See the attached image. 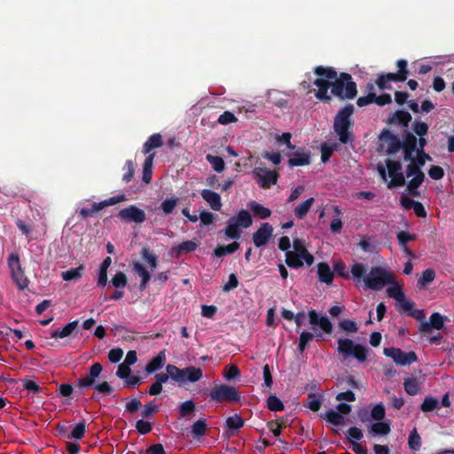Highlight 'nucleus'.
<instances>
[{"label": "nucleus", "mask_w": 454, "mask_h": 454, "mask_svg": "<svg viewBox=\"0 0 454 454\" xmlns=\"http://www.w3.org/2000/svg\"><path fill=\"white\" fill-rule=\"evenodd\" d=\"M412 130L419 139L411 132L405 134L403 142L399 141V149H403L404 160H410L406 168V178L408 179L409 192L413 195H419V187L423 183L425 175L421 171V167L429 160V156L424 153L426 139L424 136L427 134L428 125L421 121H415L412 124Z\"/></svg>", "instance_id": "nucleus-1"}, {"label": "nucleus", "mask_w": 454, "mask_h": 454, "mask_svg": "<svg viewBox=\"0 0 454 454\" xmlns=\"http://www.w3.org/2000/svg\"><path fill=\"white\" fill-rule=\"evenodd\" d=\"M351 274L357 283L363 282L365 288L380 291L387 285L391 284L387 292L389 297L395 300L397 307V282L387 270L375 266L367 273L366 267L361 262H355L351 266Z\"/></svg>", "instance_id": "nucleus-2"}, {"label": "nucleus", "mask_w": 454, "mask_h": 454, "mask_svg": "<svg viewBox=\"0 0 454 454\" xmlns=\"http://www.w3.org/2000/svg\"><path fill=\"white\" fill-rule=\"evenodd\" d=\"M355 111L352 104H347L340 109L333 120V130L338 135L341 144H348L353 141V135L350 131L353 121L351 116Z\"/></svg>", "instance_id": "nucleus-3"}, {"label": "nucleus", "mask_w": 454, "mask_h": 454, "mask_svg": "<svg viewBox=\"0 0 454 454\" xmlns=\"http://www.w3.org/2000/svg\"><path fill=\"white\" fill-rule=\"evenodd\" d=\"M331 94L340 101L354 99L357 95V88L351 74L340 73L332 82Z\"/></svg>", "instance_id": "nucleus-4"}, {"label": "nucleus", "mask_w": 454, "mask_h": 454, "mask_svg": "<svg viewBox=\"0 0 454 454\" xmlns=\"http://www.w3.org/2000/svg\"><path fill=\"white\" fill-rule=\"evenodd\" d=\"M337 351L342 356L341 361L353 356L358 362H365L368 356V348L361 344L355 343L351 339L340 338L337 341Z\"/></svg>", "instance_id": "nucleus-5"}, {"label": "nucleus", "mask_w": 454, "mask_h": 454, "mask_svg": "<svg viewBox=\"0 0 454 454\" xmlns=\"http://www.w3.org/2000/svg\"><path fill=\"white\" fill-rule=\"evenodd\" d=\"M170 372H172L171 380L179 386H183L188 382L195 383L203 377L202 370L192 365L184 369L174 365V368H170Z\"/></svg>", "instance_id": "nucleus-6"}, {"label": "nucleus", "mask_w": 454, "mask_h": 454, "mask_svg": "<svg viewBox=\"0 0 454 454\" xmlns=\"http://www.w3.org/2000/svg\"><path fill=\"white\" fill-rule=\"evenodd\" d=\"M7 264L11 271L13 282L20 290H25L29 284L28 278L25 276L24 270L20 264V255L12 253L7 259Z\"/></svg>", "instance_id": "nucleus-7"}, {"label": "nucleus", "mask_w": 454, "mask_h": 454, "mask_svg": "<svg viewBox=\"0 0 454 454\" xmlns=\"http://www.w3.org/2000/svg\"><path fill=\"white\" fill-rule=\"evenodd\" d=\"M405 183H407V184H409L408 179L406 178V171L404 172V175L399 173V187L403 185ZM407 193L408 194H403L401 197L400 203L402 207L406 210H412L418 217L426 218L427 214L424 206L420 202L409 198L408 195H411V193L409 192L408 188ZM419 194L420 192H419ZM411 196L414 195L411 194Z\"/></svg>", "instance_id": "nucleus-8"}, {"label": "nucleus", "mask_w": 454, "mask_h": 454, "mask_svg": "<svg viewBox=\"0 0 454 454\" xmlns=\"http://www.w3.org/2000/svg\"><path fill=\"white\" fill-rule=\"evenodd\" d=\"M405 183H407V184H409L408 179L406 178V171L404 172V175L399 173V187L403 185ZM407 193L408 194H403L401 197L400 203L402 207L406 210H412L418 217L426 218L427 214L424 206L420 202L409 198L408 195H411V193L409 192L408 188ZM419 194L420 192H419ZM411 196L414 195L411 194Z\"/></svg>", "instance_id": "nucleus-9"}, {"label": "nucleus", "mask_w": 454, "mask_h": 454, "mask_svg": "<svg viewBox=\"0 0 454 454\" xmlns=\"http://www.w3.org/2000/svg\"><path fill=\"white\" fill-rule=\"evenodd\" d=\"M405 183H407V184H409L408 179L406 178V171L404 172V175L399 173V187L403 185ZM407 193L408 194H403L401 197L400 203L402 207L406 210H412L418 217L426 218L427 214L424 206L420 202L409 198L408 195H411V193L409 192L408 188ZM419 194L420 192H419ZM411 196L414 195L411 194Z\"/></svg>", "instance_id": "nucleus-10"}, {"label": "nucleus", "mask_w": 454, "mask_h": 454, "mask_svg": "<svg viewBox=\"0 0 454 454\" xmlns=\"http://www.w3.org/2000/svg\"><path fill=\"white\" fill-rule=\"evenodd\" d=\"M210 399L215 402H239L240 395L236 387L226 384L216 385L211 388L209 393Z\"/></svg>", "instance_id": "nucleus-11"}, {"label": "nucleus", "mask_w": 454, "mask_h": 454, "mask_svg": "<svg viewBox=\"0 0 454 454\" xmlns=\"http://www.w3.org/2000/svg\"><path fill=\"white\" fill-rule=\"evenodd\" d=\"M377 169L388 188L397 187V160L387 159L384 163H378Z\"/></svg>", "instance_id": "nucleus-12"}, {"label": "nucleus", "mask_w": 454, "mask_h": 454, "mask_svg": "<svg viewBox=\"0 0 454 454\" xmlns=\"http://www.w3.org/2000/svg\"><path fill=\"white\" fill-rule=\"evenodd\" d=\"M377 152L387 155L397 153V136L387 129H383L378 137Z\"/></svg>", "instance_id": "nucleus-13"}, {"label": "nucleus", "mask_w": 454, "mask_h": 454, "mask_svg": "<svg viewBox=\"0 0 454 454\" xmlns=\"http://www.w3.org/2000/svg\"><path fill=\"white\" fill-rule=\"evenodd\" d=\"M257 184L262 189H269L278 183L279 174L277 170H269L266 168L257 167L252 171Z\"/></svg>", "instance_id": "nucleus-14"}, {"label": "nucleus", "mask_w": 454, "mask_h": 454, "mask_svg": "<svg viewBox=\"0 0 454 454\" xmlns=\"http://www.w3.org/2000/svg\"><path fill=\"white\" fill-rule=\"evenodd\" d=\"M309 324L312 325V329L316 330L315 326L317 325L322 330V333H317L316 337L322 339L323 333L325 334H332L333 326L327 316H321L317 314L315 309H310L308 312Z\"/></svg>", "instance_id": "nucleus-15"}, {"label": "nucleus", "mask_w": 454, "mask_h": 454, "mask_svg": "<svg viewBox=\"0 0 454 454\" xmlns=\"http://www.w3.org/2000/svg\"><path fill=\"white\" fill-rule=\"evenodd\" d=\"M293 153H286L289 158L288 166L293 168L294 167L308 166L311 163V152L305 147H298Z\"/></svg>", "instance_id": "nucleus-16"}, {"label": "nucleus", "mask_w": 454, "mask_h": 454, "mask_svg": "<svg viewBox=\"0 0 454 454\" xmlns=\"http://www.w3.org/2000/svg\"><path fill=\"white\" fill-rule=\"evenodd\" d=\"M118 217L127 223H142L146 219L145 211L137 207L136 205H130L120 210Z\"/></svg>", "instance_id": "nucleus-17"}, {"label": "nucleus", "mask_w": 454, "mask_h": 454, "mask_svg": "<svg viewBox=\"0 0 454 454\" xmlns=\"http://www.w3.org/2000/svg\"><path fill=\"white\" fill-rule=\"evenodd\" d=\"M102 371L103 366L100 363L92 364L89 368V372L84 377L78 379L76 386L81 388H92Z\"/></svg>", "instance_id": "nucleus-18"}, {"label": "nucleus", "mask_w": 454, "mask_h": 454, "mask_svg": "<svg viewBox=\"0 0 454 454\" xmlns=\"http://www.w3.org/2000/svg\"><path fill=\"white\" fill-rule=\"evenodd\" d=\"M399 310H402L407 316L414 317L417 320L425 318V313L422 309L415 308V303L405 298L403 293L399 288Z\"/></svg>", "instance_id": "nucleus-19"}, {"label": "nucleus", "mask_w": 454, "mask_h": 454, "mask_svg": "<svg viewBox=\"0 0 454 454\" xmlns=\"http://www.w3.org/2000/svg\"><path fill=\"white\" fill-rule=\"evenodd\" d=\"M273 228L269 223H263L253 234V242L256 247L265 246L272 236Z\"/></svg>", "instance_id": "nucleus-20"}, {"label": "nucleus", "mask_w": 454, "mask_h": 454, "mask_svg": "<svg viewBox=\"0 0 454 454\" xmlns=\"http://www.w3.org/2000/svg\"><path fill=\"white\" fill-rule=\"evenodd\" d=\"M199 246V243L195 240H187L176 247H173L170 250V255L173 258H180L184 254H188L195 251Z\"/></svg>", "instance_id": "nucleus-21"}, {"label": "nucleus", "mask_w": 454, "mask_h": 454, "mask_svg": "<svg viewBox=\"0 0 454 454\" xmlns=\"http://www.w3.org/2000/svg\"><path fill=\"white\" fill-rule=\"evenodd\" d=\"M445 317L435 312L430 316L429 322H421L420 332H428L431 328L440 330L443 327Z\"/></svg>", "instance_id": "nucleus-22"}, {"label": "nucleus", "mask_w": 454, "mask_h": 454, "mask_svg": "<svg viewBox=\"0 0 454 454\" xmlns=\"http://www.w3.org/2000/svg\"><path fill=\"white\" fill-rule=\"evenodd\" d=\"M201 197L206 200L210 207L215 211H219L222 207L221 196L211 190L204 189L201 191Z\"/></svg>", "instance_id": "nucleus-23"}, {"label": "nucleus", "mask_w": 454, "mask_h": 454, "mask_svg": "<svg viewBox=\"0 0 454 454\" xmlns=\"http://www.w3.org/2000/svg\"><path fill=\"white\" fill-rule=\"evenodd\" d=\"M293 247L295 253L300 254L307 265L310 266L314 262V256L305 247V242L301 239H294Z\"/></svg>", "instance_id": "nucleus-24"}, {"label": "nucleus", "mask_w": 454, "mask_h": 454, "mask_svg": "<svg viewBox=\"0 0 454 454\" xmlns=\"http://www.w3.org/2000/svg\"><path fill=\"white\" fill-rule=\"evenodd\" d=\"M163 145V139L162 136L159 133H155L148 137V139L145 141V143L143 145V153L144 154H153V153H151L153 150L156 148H160Z\"/></svg>", "instance_id": "nucleus-25"}, {"label": "nucleus", "mask_w": 454, "mask_h": 454, "mask_svg": "<svg viewBox=\"0 0 454 454\" xmlns=\"http://www.w3.org/2000/svg\"><path fill=\"white\" fill-rule=\"evenodd\" d=\"M79 325L78 320L72 321L67 324L62 329H56L51 333V337L53 339H63L72 335L77 329Z\"/></svg>", "instance_id": "nucleus-26"}, {"label": "nucleus", "mask_w": 454, "mask_h": 454, "mask_svg": "<svg viewBox=\"0 0 454 454\" xmlns=\"http://www.w3.org/2000/svg\"><path fill=\"white\" fill-rule=\"evenodd\" d=\"M166 361L165 350H162L158 353L156 356L152 358L145 366V372L147 373H153L160 369H161Z\"/></svg>", "instance_id": "nucleus-27"}, {"label": "nucleus", "mask_w": 454, "mask_h": 454, "mask_svg": "<svg viewBox=\"0 0 454 454\" xmlns=\"http://www.w3.org/2000/svg\"><path fill=\"white\" fill-rule=\"evenodd\" d=\"M317 274L320 282L331 285L333 279V271L326 262L317 264Z\"/></svg>", "instance_id": "nucleus-28"}, {"label": "nucleus", "mask_w": 454, "mask_h": 454, "mask_svg": "<svg viewBox=\"0 0 454 454\" xmlns=\"http://www.w3.org/2000/svg\"><path fill=\"white\" fill-rule=\"evenodd\" d=\"M155 153L149 154L145 158L143 164V175L142 180L145 184H150L153 176V162L154 159Z\"/></svg>", "instance_id": "nucleus-29"}, {"label": "nucleus", "mask_w": 454, "mask_h": 454, "mask_svg": "<svg viewBox=\"0 0 454 454\" xmlns=\"http://www.w3.org/2000/svg\"><path fill=\"white\" fill-rule=\"evenodd\" d=\"M234 222L239 226V228H248L252 225L253 220L250 214L245 210L241 209L239 211L236 216L231 217Z\"/></svg>", "instance_id": "nucleus-30"}, {"label": "nucleus", "mask_w": 454, "mask_h": 454, "mask_svg": "<svg viewBox=\"0 0 454 454\" xmlns=\"http://www.w3.org/2000/svg\"><path fill=\"white\" fill-rule=\"evenodd\" d=\"M422 382L414 377H409L404 380V390L410 395H415L419 392Z\"/></svg>", "instance_id": "nucleus-31"}, {"label": "nucleus", "mask_w": 454, "mask_h": 454, "mask_svg": "<svg viewBox=\"0 0 454 454\" xmlns=\"http://www.w3.org/2000/svg\"><path fill=\"white\" fill-rule=\"evenodd\" d=\"M303 257L295 252L287 251L286 253V263L293 269H299L303 266Z\"/></svg>", "instance_id": "nucleus-32"}, {"label": "nucleus", "mask_w": 454, "mask_h": 454, "mask_svg": "<svg viewBox=\"0 0 454 454\" xmlns=\"http://www.w3.org/2000/svg\"><path fill=\"white\" fill-rule=\"evenodd\" d=\"M391 82H397V73H388L387 74H380L376 81V84L378 85L380 90H384L390 88Z\"/></svg>", "instance_id": "nucleus-33"}, {"label": "nucleus", "mask_w": 454, "mask_h": 454, "mask_svg": "<svg viewBox=\"0 0 454 454\" xmlns=\"http://www.w3.org/2000/svg\"><path fill=\"white\" fill-rule=\"evenodd\" d=\"M239 248V243L237 241H234L227 246L218 245L215 250L214 254L216 257H222L226 254H231L235 253Z\"/></svg>", "instance_id": "nucleus-34"}, {"label": "nucleus", "mask_w": 454, "mask_h": 454, "mask_svg": "<svg viewBox=\"0 0 454 454\" xmlns=\"http://www.w3.org/2000/svg\"><path fill=\"white\" fill-rule=\"evenodd\" d=\"M249 208L254 213V215L260 219H267L271 215L270 208L257 203L256 201H252L249 204Z\"/></svg>", "instance_id": "nucleus-35"}, {"label": "nucleus", "mask_w": 454, "mask_h": 454, "mask_svg": "<svg viewBox=\"0 0 454 454\" xmlns=\"http://www.w3.org/2000/svg\"><path fill=\"white\" fill-rule=\"evenodd\" d=\"M314 201V198L311 197L299 204L294 210L295 216L298 219H303L307 215Z\"/></svg>", "instance_id": "nucleus-36"}, {"label": "nucleus", "mask_w": 454, "mask_h": 454, "mask_svg": "<svg viewBox=\"0 0 454 454\" xmlns=\"http://www.w3.org/2000/svg\"><path fill=\"white\" fill-rule=\"evenodd\" d=\"M85 270L84 265L81 264L77 268H73L68 270L63 271L61 277L66 281L78 280L82 278Z\"/></svg>", "instance_id": "nucleus-37"}, {"label": "nucleus", "mask_w": 454, "mask_h": 454, "mask_svg": "<svg viewBox=\"0 0 454 454\" xmlns=\"http://www.w3.org/2000/svg\"><path fill=\"white\" fill-rule=\"evenodd\" d=\"M224 233L227 238L232 239H239L241 237L239 226L231 218L228 220Z\"/></svg>", "instance_id": "nucleus-38"}, {"label": "nucleus", "mask_w": 454, "mask_h": 454, "mask_svg": "<svg viewBox=\"0 0 454 454\" xmlns=\"http://www.w3.org/2000/svg\"><path fill=\"white\" fill-rule=\"evenodd\" d=\"M315 74L320 78H325L327 80H334L338 75L337 72L333 67L318 66L314 69Z\"/></svg>", "instance_id": "nucleus-39"}, {"label": "nucleus", "mask_w": 454, "mask_h": 454, "mask_svg": "<svg viewBox=\"0 0 454 454\" xmlns=\"http://www.w3.org/2000/svg\"><path fill=\"white\" fill-rule=\"evenodd\" d=\"M134 270L141 277L142 281L140 283V290H145L149 280L151 279V274L148 270L139 262L134 264Z\"/></svg>", "instance_id": "nucleus-40"}, {"label": "nucleus", "mask_w": 454, "mask_h": 454, "mask_svg": "<svg viewBox=\"0 0 454 454\" xmlns=\"http://www.w3.org/2000/svg\"><path fill=\"white\" fill-rule=\"evenodd\" d=\"M338 327L347 334H353L358 332L357 323L350 319H343L338 323Z\"/></svg>", "instance_id": "nucleus-41"}, {"label": "nucleus", "mask_w": 454, "mask_h": 454, "mask_svg": "<svg viewBox=\"0 0 454 454\" xmlns=\"http://www.w3.org/2000/svg\"><path fill=\"white\" fill-rule=\"evenodd\" d=\"M435 278V272L432 269H427L424 270L418 280V286L419 288H425L431 284Z\"/></svg>", "instance_id": "nucleus-42"}, {"label": "nucleus", "mask_w": 454, "mask_h": 454, "mask_svg": "<svg viewBox=\"0 0 454 454\" xmlns=\"http://www.w3.org/2000/svg\"><path fill=\"white\" fill-rule=\"evenodd\" d=\"M86 422L82 421L75 425L70 434H67V439L82 440L86 432Z\"/></svg>", "instance_id": "nucleus-43"}, {"label": "nucleus", "mask_w": 454, "mask_h": 454, "mask_svg": "<svg viewBox=\"0 0 454 454\" xmlns=\"http://www.w3.org/2000/svg\"><path fill=\"white\" fill-rule=\"evenodd\" d=\"M390 432V426L387 422L377 421L371 427V433L374 435H386Z\"/></svg>", "instance_id": "nucleus-44"}, {"label": "nucleus", "mask_w": 454, "mask_h": 454, "mask_svg": "<svg viewBox=\"0 0 454 454\" xmlns=\"http://www.w3.org/2000/svg\"><path fill=\"white\" fill-rule=\"evenodd\" d=\"M418 359L414 351H402L399 349V365L405 366L416 362Z\"/></svg>", "instance_id": "nucleus-45"}, {"label": "nucleus", "mask_w": 454, "mask_h": 454, "mask_svg": "<svg viewBox=\"0 0 454 454\" xmlns=\"http://www.w3.org/2000/svg\"><path fill=\"white\" fill-rule=\"evenodd\" d=\"M267 408L271 411H284L283 402L275 395H270L267 399Z\"/></svg>", "instance_id": "nucleus-46"}, {"label": "nucleus", "mask_w": 454, "mask_h": 454, "mask_svg": "<svg viewBox=\"0 0 454 454\" xmlns=\"http://www.w3.org/2000/svg\"><path fill=\"white\" fill-rule=\"evenodd\" d=\"M324 419L334 426H340L344 423L343 416L333 409H330L326 411Z\"/></svg>", "instance_id": "nucleus-47"}, {"label": "nucleus", "mask_w": 454, "mask_h": 454, "mask_svg": "<svg viewBox=\"0 0 454 454\" xmlns=\"http://www.w3.org/2000/svg\"><path fill=\"white\" fill-rule=\"evenodd\" d=\"M206 160L210 163L215 171L223 172L224 170L225 164L222 157L207 154Z\"/></svg>", "instance_id": "nucleus-48"}, {"label": "nucleus", "mask_w": 454, "mask_h": 454, "mask_svg": "<svg viewBox=\"0 0 454 454\" xmlns=\"http://www.w3.org/2000/svg\"><path fill=\"white\" fill-rule=\"evenodd\" d=\"M322 405L321 396H317L316 393L308 394V403L305 404L312 411H318Z\"/></svg>", "instance_id": "nucleus-49"}, {"label": "nucleus", "mask_w": 454, "mask_h": 454, "mask_svg": "<svg viewBox=\"0 0 454 454\" xmlns=\"http://www.w3.org/2000/svg\"><path fill=\"white\" fill-rule=\"evenodd\" d=\"M267 427L274 434V436L278 438V441L280 443L284 444L285 446H287V442L280 438L282 428L281 426L278 425V419H273L267 422Z\"/></svg>", "instance_id": "nucleus-50"}, {"label": "nucleus", "mask_w": 454, "mask_h": 454, "mask_svg": "<svg viewBox=\"0 0 454 454\" xmlns=\"http://www.w3.org/2000/svg\"><path fill=\"white\" fill-rule=\"evenodd\" d=\"M100 210H102V207L100 205H98V202H94L90 208L82 207L79 211L78 216L80 217V219H85V218L93 216L95 214H97Z\"/></svg>", "instance_id": "nucleus-51"}, {"label": "nucleus", "mask_w": 454, "mask_h": 454, "mask_svg": "<svg viewBox=\"0 0 454 454\" xmlns=\"http://www.w3.org/2000/svg\"><path fill=\"white\" fill-rule=\"evenodd\" d=\"M244 425L245 421L239 414H234L226 419V426L231 430L240 429Z\"/></svg>", "instance_id": "nucleus-52"}, {"label": "nucleus", "mask_w": 454, "mask_h": 454, "mask_svg": "<svg viewBox=\"0 0 454 454\" xmlns=\"http://www.w3.org/2000/svg\"><path fill=\"white\" fill-rule=\"evenodd\" d=\"M177 202H178V198H176L175 196L167 198L160 204V208L164 212L165 215H169L173 212V210L176 207Z\"/></svg>", "instance_id": "nucleus-53"}, {"label": "nucleus", "mask_w": 454, "mask_h": 454, "mask_svg": "<svg viewBox=\"0 0 454 454\" xmlns=\"http://www.w3.org/2000/svg\"><path fill=\"white\" fill-rule=\"evenodd\" d=\"M141 255L143 259L148 262L153 270L156 268L157 256L153 251H151L149 247H143L141 250Z\"/></svg>", "instance_id": "nucleus-54"}, {"label": "nucleus", "mask_w": 454, "mask_h": 454, "mask_svg": "<svg viewBox=\"0 0 454 454\" xmlns=\"http://www.w3.org/2000/svg\"><path fill=\"white\" fill-rule=\"evenodd\" d=\"M439 407V402L436 398L432 396H427L422 404H421V411L424 412H429L433 411Z\"/></svg>", "instance_id": "nucleus-55"}, {"label": "nucleus", "mask_w": 454, "mask_h": 454, "mask_svg": "<svg viewBox=\"0 0 454 454\" xmlns=\"http://www.w3.org/2000/svg\"><path fill=\"white\" fill-rule=\"evenodd\" d=\"M123 170L125 171L122 175V181L125 183H129L133 177L135 173V166L134 162L131 160H126Z\"/></svg>", "instance_id": "nucleus-56"}, {"label": "nucleus", "mask_w": 454, "mask_h": 454, "mask_svg": "<svg viewBox=\"0 0 454 454\" xmlns=\"http://www.w3.org/2000/svg\"><path fill=\"white\" fill-rule=\"evenodd\" d=\"M207 423L205 419H199L192 426V433L196 437L203 436L207 430Z\"/></svg>", "instance_id": "nucleus-57"}, {"label": "nucleus", "mask_w": 454, "mask_h": 454, "mask_svg": "<svg viewBox=\"0 0 454 454\" xmlns=\"http://www.w3.org/2000/svg\"><path fill=\"white\" fill-rule=\"evenodd\" d=\"M408 444L412 450H419L421 446V438L416 429H413L409 435Z\"/></svg>", "instance_id": "nucleus-58"}, {"label": "nucleus", "mask_w": 454, "mask_h": 454, "mask_svg": "<svg viewBox=\"0 0 454 454\" xmlns=\"http://www.w3.org/2000/svg\"><path fill=\"white\" fill-rule=\"evenodd\" d=\"M196 406L192 400L182 403L179 406V414L181 417H186L195 411Z\"/></svg>", "instance_id": "nucleus-59"}, {"label": "nucleus", "mask_w": 454, "mask_h": 454, "mask_svg": "<svg viewBox=\"0 0 454 454\" xmlns=\"http://www.w3.org/2000/svg\"><path fill=\"white\" fill-rule=\"evenodd\" d=\"M111 282L115 288L120 289L126 286L128 280L126 275L119 271L112 278Z\"/></svg>", "instance_id": "nucleus-60"}, {"label": "nucleus", "mask_w": 454, "mask_h": 454, "mask_svg": "<svg viewBox=\"0 0 454 454\" xmlns=\"http://www.w3.org/2000/svg\"><path fill=\"white\" fill-rule=\"evenodd\" d=\"M334 150L335 146H332L327 145L326 143H323L320 146L321 161L323 163H326L330 160Z\"/></svg>", "instance_id": "nucleus-61"}, {"label": "nucleus", "mask_w": 454, "mask_h": 454, "mask_svg": "<svg viewBox=\"0 0 454 454\" xmlns=\"http://www.w3.org/2000/svg\"><path fill=\"white\" fill-rule=\"evenodd\" d=\"M159 411V406L155 404L154 401H152L144 405V410L142 411V416L144 418H153L155 413Z\"/></svg>", "instance_id": "nucleus-62"}, {"label": "nucleus", "mask_w": 454, "mask_h": 454, "mask_svg": "<svg viewBox=\"0 0 454 454\" xmlns=\"http://www.w3.org/2000/svg\"><path fill=\"white\" fill-rule=\"evenodd\" d=\"M92 388H94L95 391L103 395H111L114 391V388L107 381H102L100 383H98Z\"/></svg>", "instance_id": "nucleus-63"}, {"label": "nucleus", "mask_w": 454, "mask_h": 454, "mask_svg": "<svg viewBox=\"0 0 454 454\" xmlns=\"http://www.w3.org/2000/svg\"><path fill=\"white\" fill-rule=\"evenodd\" d=\"M139 454H166V451L161 443H155L149 446L145 451L141 450Z\"/></svg>", "instance_id": "nucleus-64"}]
</instances>
